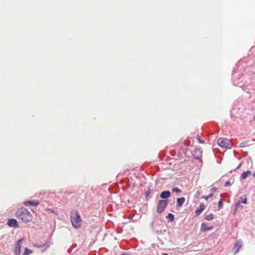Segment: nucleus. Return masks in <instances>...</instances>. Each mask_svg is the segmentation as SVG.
<instances>
[{
  "label": "nucleus",
  "mask_w": 255,
  "mask_h": 255,
  "mask_svg": "<svg viewBox=\"0 0 255 255\" xmlns=\"http://www.w3.org/2000/svg\"><path fill=\"white\" fill-rule=\"evenodd\" d=\"M15 216L17 218L25 223L29 222L32 220L31 214L24 208H19L15 213Z\"/></svg>",
  "instance_id": "f257e3e1"
},
{
  "label": "nucleus",
  "mask_w": 255,
  "mask_h": 255,
  "mask_svg": "<svg viewBox=\"0 0 255 255\" xmlns=\"http://www.w3.org/2000/svg\"><path fill=\"white\" fill-rule=\"evenodd\" d=\"M70 218L72 225L75 228L78 229L81 227L82 220L77 211H72L70 214Z\"/></svg>",
  "instance_id": "f03ea898"
},
{
  "label": "nucleus",
  "mask_w": 255,
  "mask_h": 255,
  "mask_svg": "<svg viewBox=\"0 0 255 255\" xmlns=\"http://www.w3.org/2000/svg\"><path fill=\"white\" fill-rule=\"evenodd\" d=\"M217 142L219 146L226 148L230 149L233 146L231 140L226 138H220L218 139Z\"/></svg>",
  "instance_id": "7ed1b4c3"
},
{
  "label": "nucleus",
  "mask_w": 255,
  "mask_h": 255,
  "mask_svg": "<svg viewBox=\"0 0 255 255\" xmlns=\"http://www.w3.org/2000/svg\"><path fill=\"white\" fill-rule=\"evenodd\" d=\"M167 205V200H160L158 201L157 204V212L158 213H162Z\"/></svg>",
  "instance_id": "20e7f679"
},
{
  "label": "nucleus",
  "mask_w": 255,
  "mask_h": 255,
  "mask_svg": "<svg viewBox=\"0 0 255 255\" xmlns=\"http://www.w3.org/2000/svg\"><path fill=\"white\" fill-rule=\"evenodd\" d=\"M23 238H21L17 240L15 244L14 253L16 255H19L20 254L21 243L23 241Z\"/></svg>",
  "instance_id": "39448f33"
},
{
  "label": "nucleus",
  "mask_w": 255,
  "mask_h": 255,
  "mask_svg": "<svg viewBox=\"0 0 255 255\" xmlns=\"http://www.w3.org/2000/svg\"><path fill=\"white\" fill-rule=\"evenodd\" d=\"M7 225L10 227L16 228L18 227L17 221L14 219H8L7 222Z\"/></svg>",
  "instance_id": "423d86ee"
},
{
  "label": "nucleus",
  "mask_w": 255,
  "mask_h": 255,
  "mask_svg": "<svg viewBox=\"0 0 255 255\" xmlns=\"http://www.w3.org/2000/svg\"><path fill=\"white\" fill-rule=\"evenodd\" d=\"M242 241L240 240L237 241L234 246V249L235 250V254H236L239 252V251L242 248Z\"/></svg>",
  "instance_id": "0eeeda50"
},
{
  "label": "nucleus",
  "mask_w": 255,
  "mask_h": 255,
  "mask_svg": "<svg viewBox=\"0 0 255 255\" xmlns=\"http://www.w3.org/2000/svg\"><path fill=\"white\" fill-rule=\"evenodd\" d=\"M24 204L27 206H36L39 204L38 201H28L25 202Z\"/></svg>",
  "instance_id": "6e6552de"
},
{
  "label": "nucleus",
  "mask_w": 255,
  "mask_h": 255,
  "mask_svg": "<svg viewBox=\"0 0 255 255\" xmlns=\"http://www.w3.org/2000/svg\"><path fill=\"white\" fill-rule=\"evenodd\" d=\"M205 209V206L204 204L201 203L200 204L198 208L196 210L195 214L197 216H199L203 211Z\"/></svg>",
  "instance_id": "1a4fd4ad"
},
{
  "label": "nucleus",
  "mask_w": 255,
  "mask_h": 255,
  "mask_svg": "<svg viewBox=\"0 0 255 255\" xmlns=\"http://www.w3.org/2000/svg\"><path fill=\"white\" fill-rule=\"evenodd\" d=\"M170 196V192L169 191H164L160 195V197L162 199H166Z\"/></svg>",
  "instance_id": "9d476101"
},
{
  "label": "nucleus",
  "mask_w": 255,
  "mask_h": 255,
  "mask_svg": "<svg viewBox=\"0 0 255 255\" xmlns=\"http://www.w3.org/2000/svg\"><path fill=\"white\" fill-rule=\"evenodd\" d=\"M195 152L199 155H201L202 153V150L201 148H198L195 149ZM195 159L199 160L201 162H202V160L200 158V156H198L197 157H195Z\"/></svg>",
  "instance_id": "9b49d317"
},
{
  "label": "nucleus",
  "mask_w": 255,
  "mask_h": 255,
  "mask_svg": "<svg viewBox=\"0 0 255 255\" xmlns=\"http://www.w3.org/2000/svg\"><path fill=\"white\" fill-rule=\"evenodd\" d=\"M212 229V227H209L206 223H202L201 226V229L202 231H207L211 230Z\"/></svg>",
  "instance_id": "f8f14e48"
},
{
  "label": "nucleus",
  "mask_w": 255,
  "mask_h": 255,
  "mask_svg": "<svg viewBox=\"0 0 255 255\" xmlns=\"http://www.w3.org/2000/svg\"><path fill=\"white\" fill-rule=\"evenodd\" d=\"M185 199L184 197L177 198V205L178 206H181L185 202Z\"/></svg>",
  "instance_id": "ddd939ff"
},
{
  "label": "nucleus",
  "mask_w": 255,
  "mask_h": 255,
  "mask_svg": "<svg viewBox=\"0 0 255 255\" xmlns=\"http://www.w3.org/2000/svg\"><path fill=\"white\" fill-rule=\"evenodd\" d=\"M251 174H252L251 171L248 170L246 172H244L242 174L241 177L243 179H246L248 176V175H251Z\"/></svg>",
  "instance_id": "4468645a"
},
{
  "label": "nucleus",
  "mask_w": 255,
  "mask_h": 255,
  "mask_svg": "<svg viewBox=\"0 0 255 255\" xmlns=\"http://www.w3.org/2000/svg\"><path fill=\"white\" fill-rule=\"evenodd\" d=\"M214 214L210 213L205 216L204 219L207 221H211L214 219Z\"/></svg>",
  "instance_id": "2eb2a0df"
},
{
  "label": "nucleus",
  "mask_w": 255,
  "mask_h": 255,
  "mask_svg": "<svg viewBox=\"0 0 255 255\" xmlns=\"http://www.w3.org/2000/svg\"><path fill=\"white\" fill-rule=\"evenodd\" d=\"M45 246H46V248H49V246H50V245H49V243L47 242L46 244H45L44 245V244H34V246L36 247V248H42V247H44Z\"/></svg>",
  "instance_id": "dca6fc26"
},
{
  "label": "nucleus",
  "mask_w": 255,
  "mask_h": 255,
  "mask_svg": "<svg viewBox=\"0 0 255 255\" xmlns=\"http://www.w3.org/2000/svg\"><path fill=\"white\" fill-rule=\"evenodd\" d=\"M32 253V251L31 250L26 248L24 249V252L23 254V255H28L31 254Z\"/></svg>",
  "instance_id": "f3484780"
},
{
  "label": "nucleus",
  "mask_w": 255,
  "mask_h": 255,
  "mask_svg": "<svg viewBox=\"0 0 255 255\" xmlns=\"http://www.w3.org/2000/svg\"><path fill=\"white\" fill-rule=\"evenodd\" d=\"M166 218L169 219L170 221H173L174 220V215L172 214L169 213L166 216Z\"/></svg>",
  "instance_id": "a211bd4d"
},
{
  "label": "nucleus",
  "mask_w": 255,
  "mask_h": 255,
  "mask_svg": "<svg viewBox=\"0 0 255 255\" xmlns=\"http://www.w3.org/2000/svg\"><path fill=\"white\" fill-rule=\"evenodd\" d=\"M172 191L177 193H180L181 192V190L177 187H174L172 188Z\"/></svg>",
  "instance_id": "6ab92c4d"
},
{
  "label": "nucleus",
  "mask_w": 255,
  "mask_h": 255,
  "mask_svg": "<svg viewBox=\"0 0 255 255\" xmlns=\"http://www.w3.org/2000/svg\"><path fill=\"white\" fill-rule=\"evenodd\" d=\"M213 196V194L211 193V194H209V195H208L207 196H202V198H203V199H205L206 200H208V199L212 197Z\"/></svg>",
  "instance_id": "aec40b11"
},
{
  "label": "nucleus",
  "mask_w": 255,
  "mask_h": 255,
  "mask_svg": "<svg viewBox=\"0 0 255 255\" xmlns=\"http://www.w3.org/2000/svg\"><path fill=\"white\" fill-rule=\"evenodd\" d=\"M218 207L219 208V209H221L222 207H223V201H222V199H221L219 202H218Z\"/></svg>",
  "instance_id": "412c9836"
},
{
  "label": "nucleus",
  "mask_w": 255,
  "mask_h": 255,
  "mask_svg": "<svg viewBox=\"0 0 255 255\" xmlns=\"http://www.w3.org/2000/svg\"><path fill=\"white\" fill-rule=\"evenodd\" d=\"M241 202H242L244 204H246L247 203V198L242 199Z\"/></svg>",
  "instance_id": "4be33fe9"
},
{
  "label": "nucleus",
  "mask_w": 255,
  "mask_h": 255,
  "mask_svg": "<svg viewBox=\"0 0 255 255\" xmlns=\"http://www.w3.org/2000/svg\"><path fill=\"white\" fill-rule=\"evenodd\" d=\"M230 185H231V183H230V181H227V182H225V186L228 187V186H229Z\"/></svg>",
  "instance_id": "5701e85b"
},
{
  "label": "nucleus",
  "mask_w": 255,
  "mask_h": 255,
  "mask_svg": "<svg viewBox=\"0 0 255 255\" xmlns=\"http://www.w3.org/2000/svg\"><path fill=\"white\" fill-rule=\"evenodd\" d=\"M240 203H241V201H239L238 203H236V209L237 210L238 207H239L240 205Z\"/></svg>",
  "instance_id": "b1692460"
},
{
  "label": "nucleus",
  "mask_w": 255,
  "mask_h": 255,
  "mask_svg": "<svg viewBox=\"0 0 255 255\" xmlns=\"http://www.w3.org/2000/svg\"><path fill=\"white\" fill-rule=\"evenodd\" d=\"M198 140L199 142L201 143H203L204 142V140L201 139L200 137H198Z\"/></svg>",
  "instance_id": "393cba45"
},
{
  "label": "nucleus",
  "mask_w": 255,
  "mask_h": 255,
  "mask_svg": "<svg viewBox=\"0 0 255 255\" xmlns=\"http://www.w3.org/2000/svg\"><path fill=\"white\" fill-rule=\"evenodd\" d=\"M150 193V191H146V192L145 193V196L146 197H147L149 196V195Z\"/></svg>",
  "instance_id": "a878e982"
},
{
  "label": "nucleus",
  "mask_w": 255,
  "mask_h": 255,
  "mask_svg": "<svg viewBox=\"0 0 255 255\" xmlns=\"http://www.w3.org/2000/svg\"><path fill=\"white\" fill-rule=\"evenodd\" d=\"M241 165H242V163H241L239 165V166H238L237 167V169H239L240 168V167L241 166Z\"/></svg>",
  "instance_id": "bb28decb"
},
{
  "label": "nucleus",
  "mask_w": 255,
  "mask_h": 255,
  "mask_svg": "<svg viewBox=\"0 0 255 255\" xmlns=\"http://www.w3.org/2000/svg\"><path fill=\"white\" fill-rule=\"evenodd\" d=\"M254 120H255V116L254 117Z\"/></svg>",
  "instance_id": "cd10ccee"
},
{
  "label": "nucleus",
  "mask_w": 255,
  "mask_h": 255,
  "mask_svg": "<svg viewBox=\"0 0 255 255\" xmlns=\"http://www.w3.org/2000/svg\"><path fill=\"white\" fill-rule=\"evenodd\" d=\"M164 255H168L167 254H164Z\"/></svg>",
  "instance_id": "c85d7f7f"
}]
</instances>
